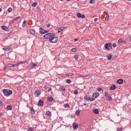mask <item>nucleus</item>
<instances>
[{"label": "nucleus", "mask_w": 131, "mask_h": 131, "mask_svg": "<svg viewBox=\"0 0 131 131\" xmlns=\"http://www.w3.org/2000/svg\"><path fill=\"white\" fill-rule=\"evenodd\" d=\"M52 36H56V34L55 33H48L46 34L43 36V37L46 39H49V40H50Z\"/></svg>", "instance_id": "f257e3e1"}, {"label": "nucleus", "mask_w": 131, "mask_h": 131, "mask_svg": "<svg viewBox=\"0 0 131 131\" xmlns=\"http://www.w3.org/2000/svg\"><path fill=\"white\" fill-rule=\"evenodd\" d=\"M3 93L4 94V95L6 96V97H9L10 95L13 94V91L9 89H4L3 90Z\"/></svg>", "instance_id": "f03ea898"}, {"label": "nucleus", "mask_w": 131, "mask_h": 131, "mask_svg": "<svg viewBox=\"0 0 131 131\" xmlns=\"http://www.w3.org/2000/svg\"><path fill=\"white\" fill-rule=\"evenodd\" d=\"M50 42H52L54 43L55 42H57L58 41V37L52 36L49 40Z\"/></svg>", "instance_id": "7ed1b4c3"}, {"label": "nucleus", "mask_w": 131, "mask_h": 131, "mask_svg": "<svg viewBox=\"0 0 131 131\" xmlns=\"http://www.w3.org/2000/svg\"><path fill=\"white\" fill-rule=\"evenodd\" d=\"M104 96L105 97V98H108V101H110V102H111V101L113 100L110 94H108L107 92L104 93Z\"/></svg>", "instance_id": "20e7f679"}, {"label": "nucleus", "mask_w": 131, "mask_h": 131, "mask_svg": "<svg viewBox=\"0 0 131 131\" xmlns=\"http://www.w3.org/2000/svg\"><path fill=\"white\" fill-rule=\"evenodd\" d=\"M11 67H15V66L14 64H11V63H8L6 64L4 69V70H7L8 68H11Z\"/></svg>", "instance_id": "39448f33"}, {"label": "nucleus", "mask_w": 131, "mask_h": 131, "mask_svg": "<svg viewBox=\"0 0 131 131\" xmlns=\"http://www.w3.org/2000/svg\"><path fill=\"white\" fill-rule=\"evenodd\" d=\"M104 48L106 50H110L109 48H112V43H107L104 45Z\"/></svg>", "instance_id": "423d86ee"}, {"label": "nucleus", "mask_w": 131, "mask_h": 131, "mask_svg": "<svg viewBox=\"0 0 131 131\" xmlns=\"http://www.w3.org/2000/svg\"><path fill=\"white\" fill-rule=\"evenodd\" d=\"M77 16L78 17V18H82V19L85 18V15L84 14L81 15L80 13H77Z\"/></svg>", "instance_id": "0eeeda50"}, {"label": "nucleus", "mask_w": 131, "mask_h": 131, "mask_svg": "<svg viewBox=\"0 0 131 131\" xmlns=\"http://www.w3.org/2000/svg\"><path fill=\"white\" fill-rule=\"evenodd\" d=\"M44 103H45V102H43V101H42V100L39 99L38 103V105L40 107H42V106H43Z\"/></svg>", "instance_id": "6e6552de"}, {"label": "nucleus", "mask_w": 131, "mask_h": 131, "mask_svg": "<svg viewBox=\"0 0 131 131\" xmlns=\"http://www.w3.org/2000/svg\"><path fill=\"white\" fill-rule=\"evenodd\" d=\"M73 129H77L78 128V124L76 123H73Z\"/></svg>", "instance_id": "1a4fd4ad"}, {"label": "nucleus", "mask_w": 131, "mask_h": 131, "mask_svg": "<svg viewBox=\"0 0 131 131\" xmlns=\"http://www.w3.org/2000/svg\"><path fill=\"white\" fill-rule=\"evenodd\" d=\"M29 109L31 111V114H35V110H34V108L33 106L30 107Z\"/></svg>", "instance_id": "9d476101"}, {"label": "nucleus", "mask_w": 131, "mask_h": 131, "mask_svg": "<svg viewBox=\"0 0 131 131\" xmlns=\"http://www.w3.org/2000/svg\"><path fill=\"white\" fill-rule=\"evenodd\" d=\"M39 32L40 34H45V30L42 28H40L39 29Z\"/></svg>", "instance_id": "9b49d317"}, {"label": "nucleus", "mask_w": 131, "mask_h": 131, "mask_svg": "<svg viewBox=\"0 0 131 131\" xmlns=\"http://www.w3.org/2000/svg\"><path fill=\"white\" fill-rule=\"evenodd\" d=\"M117 83L118 84H122V83H123V79H119L117 80Z\"/></svg>", "instance_id": "f8f14e48"}, {"label": "nucleus", "mask_w": 131, "mask_h": 131, "mask_svg": "<svg viewBox=\"0 0 131 131\" xmlns=\"http://www.w3.org/2000/svg\"><path fill=\"white\" fill-rule=\"evenodd\" d=\"M3 50L4 51H5L6 52H10V51H12L13 49L12 48H3Z\"/></svg>", "instance_id": "ddd939ff"}, {"label": "nucleus", "mask_w": 131, "mask_h": 131, "mask_svg": "<svg viewBox=\"0 0 131 131\" xmlns=\"http://www.w3.org/2000/svg\"><path fill=\"white\" fill-rule=\"evenodd\" d=\"M110 90L111 91H114L116 90V85L115 84H113L111 87H110Z\"/></svg>", "instance_id": "4468645a"}, {"label": "nucleus", "mask_w": 131, "mask_h": 131, "mask_svg": "<svg viewBox=\"0 0 131 131\" xmlns=\"http://www.w3.org/2000/svg\"><path fill=\"white\" fill-rule=\"evenodd\" d=\"M1 28L3 30H5V31H8L9 29L8 27H7L6 26H2L1 27Z\"/></svg>", "instance_id": "2eb2a0df"}, {"label": "nucleus", "mask_w": 131, "mask_h": 131, "mask_svg": "<svg viewBox=\"0 0 131 131\" xmlns=\"http://www.w3.org/2000/svg\"><path fill=\"white\" fill-rule=\"evenodd\" d=\"M18 19H20V16L16 17L14 19L11 20V23H14L15 22L14 21H17V20H18Z\"/></svg>", "instance_id": "dca6fc26"}, {"label": "nucleus", "mask_w": 131, "mask_h": 131, "mask_svg": "<svg viewBox=\"0 0 131 131\" xmlns=\"http://www.w3.org/2000/svg\"><path fill=\"white\" fill-rule=\"evenodd\" d=\"M93 96L94 97V98L96 99V98L99 97V93L97 92V93H94L93 94Z\"/></svg>", "instance_id": "f3484780"}, {"label": "nucleus", "mask_w": 131, "mask_h": 131, "mask_svg": "<svg viewBox=\"0 0 131 131\" xmlns=\"http://www.w3.org/2000/svg\"><path fill=\"white\" fill-rule=\"evenodd\" d=\"M63 29H65V27H61L58 28V33H60V32H61V31H62V30H63Z\"/></svg>", "instance_id": "a211bd4d"}, {"label": "nucleus", "mask_w": 131, "mask_h": 131, "mask_svg": "<svg viewBox=\"0 0 131 131\" xmlns=\"http://www.w3.org/2000/svg\"><path fill=\"white\" fill-rule=\"evenodd\" d=\"M47 100L49 102H53L54 98H53V97H48Z\"/></svg>", "instance_id": "6ab92c4d"}, {"label": "nucleus", "mask_w": 131, "mask_h": 131, "mask_svg": "<svg viewBox=\"0 0 131 131\" xmlns=\"http://www.w3.org/2000/svg\"><path fill=\"white\" fill-rule=\"evenodd\" d=\"M30 33H31V34H35V30H33V29H30L29 30Z\"/></svg>", "instance_id": "aec40b11"}, {"label": "nucleus", "mask_w": 131, "mask_h": 131, "mask_svg": "<svg viewBox=\"0 0 131 131\" xmlns=\"http://www.w3.org/2000/svg\"><path fill=\"white\" fill-rule=\"evenodd\" d=\"M34 95L35 96H36V97H39V91H37L36 92H34Z\"/></svg>", "instance_id": "412c9836"}, {"label": "nucleus", "mask_w": 131, "mask_h": 131, "mask_svg": "<svg viewBox=\"0 0 131 131\" xmlns=\"http://www.w3.org/2000/svg\"><path fill=\"white\" fill-rule=\"evenodd\" d=\"M93 112H94V113H95V114H99V110H98V109H94L93 110Z\"/></svg>", "instance_id": "4be33fe9"}, {"label": "nucleus", "mask_w": 131, "mask_h": 131, "mask_svg": "<svg viewBox=\"0 0 131 131\" xmlns=\"http://www.w3.org/2000/svg\"><path fill=\"white\" fill-rule=\"evenodd\" d=\"M46 114L48 116H52V113H51L50 111H47L46 112Z\"/></svg>", "instance_id": "5701e85b"}, {"label": "nucleus", "mask_w": 131, "mask_h": 131, "mask_svg": "<svg viewBox=\"0 0 131 131\" xmlns=\"http://www.w3.org/2000/svg\"><path fill=\"white\" fill-rule=\"evenodd\" d=\"M12 108H13V107L11 105L7 106V110H12Z\"/></svg>", "instance_id": "b1692460"}, {"label": "nucleus", "mask_w": 131, "mask_h": 131, "mask_svg": "<svg viewBox=\"0 0 131 131\" xmlns=\"http://www.w3.org/2000/svg\"><path fill=\"white\" fill-rule=\"evenodd\" d=\"M63 107H64V108H69V107H70V105L68 103H66L63 105Z\"/></svg>", "instance_id": "393cba45"}, {"label": "nucleus", "mask_w": 131, "mask_h": 131, "mask_svg": "<svg viewBox=\"0 0 131 131\" xmlns=\"http://www.w3.org/2000/svg\"><path fill=\"white\" fill-rule=\"evenodd\" d=\"M59 90L61 92H65V88L61 86Z\"/></svg>", "instance_id": "a878e982"}, {"label": "nucleus", "mask_w": 131, "mask_h": 131, "mask_svg": "<svg viewBox=\"0 0 131 131\" xmlns=\"http://www.w3.org/2000/svg\"><path fill=\"white\" fill-rule=\"evenodd\" d=\"M111 58H112V55L111 54H109L107 56V60H111Z\"/></svg>", "instance_id": "bb28decb"}, {"label": "nucleus", "mask_w": 131, "mask_h": 131, "mask_svg": "<svg viewBox=\"0 0 131 131\" xmlns=\"http://www.w3.org/2000/svg\"><path fill=\"white\" fill-rule=\"evenodd\" d=\"M21 63H23V62L19 61L17 63L14 64V66H15V67H17V66H18V65H20V64H21Z\"/></svg>", "instance_id": "cd10ccee"}, {"label": "nucleus", "mask_w": 131, "mask_h": 131, "mask_svg": "<svg viewBox=\"0 0 131 131\" xmlns=\"http://www.w3.org/2000/svg\"><path fill=\"white\" fill-rule=\"evenodd\" d=\"M37 6V2H34L33 4H32V7H36Z\"/></svg>", "instance_id": "c85d7f7f"}, {"label": "nucleus", "mask_w": 131, "mask_h": 131, "mask_svg": "<svg viewBox=\"0 0 131 131\" xmlns=\"http://www.w3.org/2000/svg\"><path fill=\"white\" fill-rule=\"evenodd\" d=\"M109 20V14H107L106 17H105V21H108Z\"/></svg>", "instance_id": "c756f323"}, {"label": "nucleus", "mask_w": 131, "mask_h": 131, "mask_svg": "<svg viewBox=\"0 0 131 131\" xmlns=\"http://www.w3.org/2000/svg\"><path fill=\"white\" fill-rule=\"evenodd\" d=\"M66 82H67L69 84H70V83H71V80L68 79L66 80Z\"/></svg>", "instance_id": "7c9ffc66"}, {"label": "nucleus", "mask_w": 131, "mask_h": 131, "mask_svg": "<svg viewBox=\"0 0 131 131\" xmlns=\"http://www.w3.org/2000/svg\"><path fill=\"white\" fill-rule=\"evenodd\" d=\"M88 100L90 101L91 102H93V101H95V99L93 98L92 97H89L88 98Z\"/></svg>", "instance_id": "2f4dec72"}, {"label": "nucleus", "mask_w": 131, "mask_h": 131, "mask_svg": "<svg viewBox=\"0 0 131 131\" xmlns=\"http://www.w3.org/2000/svg\"><path fill=\"white\" fill-rule=\"evenodd\" d=\"M76 114H77V115H79V114H80V110H78L77 111H76Z\"/></svg>", "instance_id": "473e14b6"}, {"label": "nucleus", "mask_w": 131, "mask_h": 131, "mask_svg": "<svg viewBox=\"0 0 131 131\" xmlns=\"http://www.w3.org/2000/svg\"><path fill=\"white\" fill-rule=\"evenodd\" d=\"M123 40V39H120L118 40V43H122Z\"/></svg>", "instance_id": "72a5a7b5"}, {"label": "nucleus", "mask_w": 131, "mask_h": 131, "mask_svg": "<svg viewBox=\"0 0 131 131\" xmlns=\"http://www.w3.org/2000/svg\"><path fill=\"white\" fill-rule=\"evenodd\" d=\"M66 75H69V76H72V75H74V74L72 73H70L69 74H67Z\"/></svg>", "instance_id": "f704fd0d"}, {"label": "nucleus", "mask_w": 131, "mask_h": 131, "mask_svg": "<svg viewBox=\"0 0 131 131\" xmlns=\"http://www.w3.org/2000/svg\"><path fill=\"white\" fill-rule=\"evenodd\" d=\"M97 91L98 92H101V91H102V92L103 91V89L101 88L97 89Z\"/></svg>", "instance_id": "c9c22d12"}, {"label": "nucleus", "mask_w": 131, "mask_h": 131, "mask_svg": "<svg viewBox=\"0 0 131 131\" xmlns=\"http://www.w3.org/2000/svg\"><path fill=\"white\" fill-rule=\"evenodd\" d=\"M13 9H12V8H9L8 9V12H9L10 13H11V12H12Z\"/></svg>", "instance_id": "e433bc0d"}, {"label": "nucleus", "mask_w": 131, "mask_h": 131, "mask_svg": "<svg viewBox=\"0 0 131 131\" xmlns=\"http://www.w3.org/2000/svg\"><path fill=\"white\" fill-rule=\"evenodd\" d=\"M74 94L75 95H77V94H78V91L77 90L74 91Z\"/></svg>", "instance_id": "4c0bfd02"}, {"label": "nucleus", "mask_w": 131, "mask_h": 131, "mask_svg": "<svg viewBox=\"0 0 131 131\" xmlns=\"http://www.w3.org/2000/svg\"><path fill=\"white\" fill-rule=\"evenodd\" d=\"M84 99L85 101H88V100H89V98L88 97V96H85Z\"/></svg>", "instance_id": "58836bf2"}, {"label": "nucleus", "mask_w": 131, "mask_h": 131, "mask_svg": "<svg viewBox=\"0 0 131 131\" xmlns=\"http://www.w3.org/2000/svg\"><path fill=\"white\" fill-rule=\"evenodd\" d=\"M33 129H32V127H29L28 129V131H33Z\"/></svg>", "instance_id": "ea45409f"}, {"label": "nucleus", "mask_w": 131, "mask_h": 131, "mask_svg": "<svg viewBox=\"0 0 131 131\" xmlns=\"http://www.w3.org/2000/svg\"><path fill=\"white\" fill-rule=\"evenodd\" d=\"M72 52H76V49L75 48H72L71 49Z\"/></svg>", "instance_id": "a19ab883"}, {"label": "nucleus", "mask_w": 131, "mask_h": 131, "mask_svg": "<svg viewBox=\"0 0 131 131\" xmlns=\"http://www.w3.org/2000/svg\"><path fill=\"white\" fill-rule=\"evenodd\" d=\"M122 43H123L124 45H126V41L123 40Z\"/></svg>", "instance_id": "79ce46f5"}, {"label": "nucleus", "mask_w": 131, "mask_h": 131, "mask_svg": "<svg viewBox=\"0 0 131 131\" xmlns=\"http://www.w3.org/2000/svg\"><path fill=\"white\" fill-rule=\"evenodd\" d=\"M116 43H114L113 44V48H116Z\"/></svg>", "instance_id": "37998d69"}, {"label": "nucleus", "mask_w": 131, "mask_h": 131, "mask_svg": "<svg viewBox=\"0 0 131 131\" xmlns=\"http://www.w3.org/2000/svg\"><path fill=\"white\" fill-rule=\"evenodd\" d=\"M74 58L75 59H78V55H76L74 56Z\"/></svg>", "instance_id": "c03bdc74"}, {"label": "nucleus", "mask_w": 131, "mask_h": 131, "mask_svg": "<svg viewBox=\"0 0 131 131\" xmlns=\"http://www.w3.org/2000/svg\"><path fill=\"white\" fill-rule=\"evenodd\" d=\"M118 131H122V127H119L118 128Z\"/></svg>", "instance_id": "a18cd8bd"}, {"label": "nucleus", "mask_w": 131, "mask_h": 131, "mask_svg": "<svg viewBox=\"0 0 131 131\" xmlns=\"http://www.w3.org/2000/svg\"><path fill=\"white\" fill-rule=\"evenodd\" d=\"M48 32H49V31H48V30H44V33H44V34H45V33H48Z\"/></svg>", "instance_id": "49530a36"}, {"label": "nucleus", "mask_w": 131, "mask_h": 131, "mask_svg": "<svg viewBox=\"0 0 131 131\" xmlns=\"http://www.w3.org/2000/svg\"><path fill=\"white\" fill-rule=\"evenodd\" d=\"M94 0H91L90 1V4H94Z\"/></svg>", "instance_id": "de8ad7c7"}, {"label": "nucleus", "mask_w": 131, "mask_h": 131, "mask_svg": "<svg viewBox=\"0 0 131 131\" xmlns=\"http://www.w3.org/2000/svg\"><path fill=\"white\" fill-rule=\"evenodd\" d=\"M3 105H4V103L0 101V106H3Z\"/></svg>", "instance_id": "09e8293b"}, {"label": "nucleus", "mask_w": 131, "mask_h": 131, "mask_svg": "<svg viewBox=\"0 0 131 131\" xmlns=\"http://www.w3.org/2000/svg\"><path fill=\"white\" fill-rule=\"evenodd\" d=\"M33 66L34 67H36L37 66V64L34 63V64H33Z\"/></svg>", "instance_id": "8fccbe9b"}, {"label": "nucleus", "mask_w": 131, "mask_h": 131, "mask_svg": "<svg viewBox=\"0 0 131 131\" xmlns=\"http://www.w3.org/2000/svg\"><path fill=\"white\" fill-rule=\"evenodd\" d=\"M97 21H98V18H95L94 19V22H97Z\"/></svg>", "instance_id": "3c124183"}, {"label": "nucleus", "mask_w": 131, "mask_h": 131, "mask_svg": "<svg viewBox=\"0 0 131 131\" xmlns=\"http://www.w3.org/2000/svg\"><path fill=\"white\" fill-rule=\"evenodd\" d=\"M51 91H52V88H49L48 89V92L49 93V92H51Z\"/></svg>", "instance_id": "603ef678"}, {"label": "nucleus", "mask_w": 131, "mask_h": 131, "mask_svg": "<svg viewBox=\"0 0 131 131\" xmlns=\"http://www.w3.org/2000/svg\"><path fill=\"white\" fill-rule=\"evenodd\" d=\"M50 26H51V25H50L49 24H47L48 28L50 27Z\"/></svg>", "instance_id": "864d4df0"}, {"label": "nucleus", "mask_w": 131, "mask_h": 131, "mask_svg": "<svg viewBox=\"0 0 131 131\" xmlns=\"http://www.w3.org/2000/svg\"><path fill=\"white\" fill-rule=\"evenodd\" d=\"M77 40H78V39L77 38L74 39V41H77Z\"/></svg>", "instance_id": "5fc2aeb1"}, {"label": "nucleus", "mask_w": 131, "mask_h": 131, "mask_svg": "<svg viewBox=\"0 0 131 131\" xmlns=\"http://www.w3.org/2000/svg\"><path fill=\"white\" fill-rule=\"evenodd\" d=\"M27 21L25 20L24 21V22L23 23V24H25V23H27Z\"/></svg>", "instance_id": "6e6d98bb"}, {"label": "nucleus", "mask_w": 131, "mask_h": 131, "mask_svg": "<svg viewBox=\"0 0 131 131\" xmlns=\"http://www.w3.org/2000/svg\"><path fill=\"white\" fill-rule=\"evenodd\" d=\"M23 27H25V24H24L23 23Z\"/></svg>", "instance_id": "4d7b16f0"}, {"label": "nucleus", "mask_w": 131, "mask_h": 131, "mask_svg": "<svg viewBox=\"0 0 131 131\" xmlns=\"http://www.w3.org/2000/svg\"><path fill=\"white\" fill-rule=\"evenodd\" d=\"M129 39L130 41H131V36L129 37Z\"/></svg>", "instance_id": "13d9d810"}, {"label": "nucleus", "mask_w": 131, "mask_h": 131, "mask_svg": "<svg viewBox=\"0 0 131 131\" xmlns=\"http://www.w3.org/2000/svg\"><path fill=\"white\" fill-rule=\"evenodd\" d=\"M84 106H86V104L83 103Z\"/></svg>", "instance_id": "bf43d9fd"}, {"label": "nucleus", "mask_w": 131, "mask_h": 131, "mask_svg": "<svg viewBox=\"0 0 131 131\" xmlns=\"http://www.w3.org/2000/svg\"><path fill=\"white\" fill-rule=\"evenodd\" d=\"M2 115H3V114L0 113V116H2Z\"/></svg>", "instance_id": "052dcab7"}, {"label": "nucleus", "mask_w": 131, "mask_h": 131, "mask_svg": "<svg viewBox=\"0 0 131 131\" xmlns=\"http://www.w3.org/2000/svg\"><path fill=\"white\" fill-rule=\"evenodd\" d=\"M0 12H2V8H0Z\"/></svg>", "instance_id": "680f3d73"}, {"label": "nucleus", "mask_w": 131, "mask_h": 131, "mask_svg": "<svg viewBox=\"0 0 131 131\" xmlns=\"http://www.w3.org/2000/svg\"><path fill=\"white\" fill-rule=\"evenodd\" d=\"M67 2H69V1H71V0H66Z\"/></svg>", "instance_id": "e2e57ef3"}, {"label": "nucleus", "mask_w": 131, "mask_h": 131, "mask_svg": "<svg viewBox=\"0 0 131 131\" xmlns=\"http://www.w3.org/2000/svg\"><path fill=\"white\" fill-rule=\"evenodd\" d=\"M61 2H63V0H60Z\"/></svg>", "instance_id": "0e129e2a"}, {"label": "nucleus", "mask_w": 131, "mask_h": 131, "mask_svg": "<svg viewBox=\"0 0 131 131\" xmlns=\"http://www.w3.org/2000/svg\"><path fill=\"white\" fill-rule=\"evenodd\" d=\"M127 1H131V0H127Z\"/></svg>", "instance_id": "69168bd1"}]
</instances>
